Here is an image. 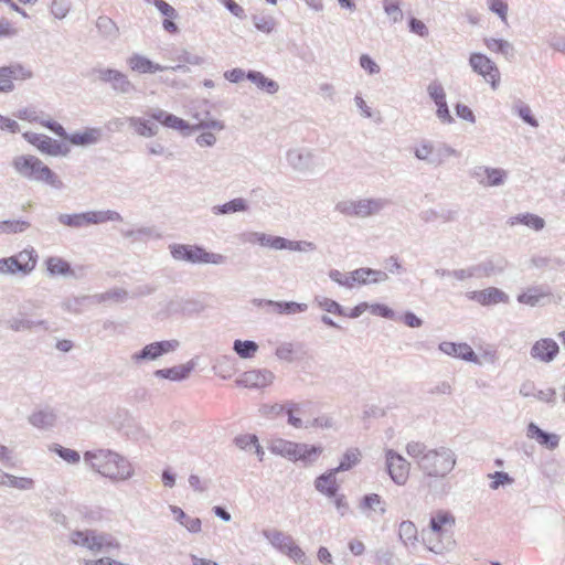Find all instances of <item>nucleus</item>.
Listing matches in <instances>:
<instances>
[{"label":"nucleus","mask_w":565,"mask_h":565,"mask_svg":"<svg viewBox=\"0 0 565 565\" xmlns=\"http://www.w3.org/2000/svg\"><path fill=\"white\" fill-rule=\"evenodd\" d=\"M406 452L415 460L418 469L430 478L447 477L457 463L455 451L445 446L429 449L424 443L411 441L406 445Z\"/></svg>","instance_id":"1"},{"label":"nucleus","mask_w":565,"mask_h":565,"mask_svg":"<svg viewBox=\"0 0 565 565\" xmlns=\"http://www.w3.org/2000/svg\"><path fill=\"white\" fill-rule=\"evenodd\" d=\"M84 461L97 473L113 482L129 480L135 475L132 463L122 455L110 449H95L84 452Z\"/></svg>","instance_id":"2"},{"label":"nucleus","mask_w":565,"mask_h":565,"mask_svg":"<svg viewBox=\"0 0 565 565\" xmlns=\"http://www.w3.org/2000/svg\"><path fill=\"white\" fill-rule=\"evenodd\" d=\"M12 167L23 178L43 182L56 190L64 188V183L58 175L38 157L31 154L17 156L12 160Z\"/></svg>","instance_id":"3"},{"label":"nucleus","mask_w":565,"mask_h":565,"mask_svg":"<svg viewBox=\"0 0 565 565\" xmlns=\"http://www.w3.org/2000/svg\"><path fill=\"white\" fill-rule=\"evenodd\" d=\"M171 256L177 260H185L192 264L221 265L226 262V256L211 253L198 245L172 244L169 246Z\"/></svg>","instance_id":"4"},{"label":"nucleus","mask_w":565,"mask_h":565,"mask_svg":"<svg viewBox=\"0 0 565 565\" xmlns=\"http://www.w3.org/2000/svg\"><path fill=\"white\" fill-rule=\"evenodd\" d=\"M390 204L391 201L384 198L343 200L335 204V211L347 216L367 217L379 214Z\"/></svg>","instance_id":"5"},{"label":"nucleus","mask_w":565,"mask_h":565,"mask_svg":"<svg viewBox=\"0 0 565 565\" xmlns=\"http://www.w3.org/2000/svg\"><path fill=\"white\" fill-rule=\"evenodd\" d=\"M90 75L95 76L100 83L108 84L116 94L130 95L137 92V87L128 75L119 70L95 66L92 68Z\"/></svg>","instance_id":"6"},{"label":"nucleus","mask_w":565,"mask_h":565,"mask_svg":"<svg viewBox=\"0 0 565 565\" xmlns=\"http://www.w3.org/2000/svg\"><path fill=\"white\" fill-rule=\"evenodd\" d=\"M38 253L33 247L0 259V274L22 276L29 275L36 266Z\"/></svg>","instance_id":"7"},{"label":"nucleus","mask_w":565,"mask_h":565,"mask_svg":"<svg viewBox=\"0 0 565 565\" xmlns=\"http://www.w3.org/2000/svg\"><path fill=\"white\" fill-rule=\"evenodd\" d=\"M179 347L180 341L177 339L151 342L145 345L140 351L132 353L130 360L134 364L140 365L145 362L156 361L164 354L174 352Z\"/></svg>","instance_id":"8"},{"label":"nucleus","mask_w":565,"mask_h":565,"mask_svg":"<svg viewBox=\"0 0 565 565\" xmlns=\"http://www.w3.org/2000/svg\"><path fill=\"white\" fill-rule=\"evenodd\" d=\"M7 326L14 332H33V333H46L52 332L51 323L47 320L40 319L34 315H30L24 311H19L7 321Z\"/></svg>","instance_id":"9"},{"label":"nucleus","mask_w":565,"mask_h":565,"mask_svg":"<svg viewBox=\"0 0 565 565\" xmlns=\"http://www.w3.org/2000/svg\"><path fill=\"white\" fill-rule=\"evenodd\" d=\"M23 138L41 152L50 156H66L70 152V148L66 145L46 135L24 132Z\"/></svg>","instance_id":"10"},{"label":"nucleus","mask_w":565,"mask_h":565,"mask_svg":"<svg viewBox=\"0 0 565 565\" xmlns=\"http://www.w3.org/2000/svg\"><path fill=\"white\" fill-rule=\"evenodd\" d=\"M469 64L473 72L481 75L492 88H497L500 82V72L488 56L481 53H472L469 58Z\"/></svg>","instance_id":"11"},{"label":"nucleus","mask_w":565,"mask_h":565,"mask_svg":"<svg viewBox=\"0 0 565 565\" xmlns=\"http://www.w3.org/2000/svg\"><path fill=\"white\" fill-rule=\"evenodd\" d=\"M409 462L393 449L386 451V469L391 479L398 486L406 483L409 475Z\"/></svg>","instance_id":"12"},{"label":"nucleus","mask_w":565,"mask_h":565,"mask_svg":"<svg viewBox=\"0 0 565 565\" xmlns=\"http://www.w3.org/2000/svg\"><path fill=\"white\" fill-rule=\"evenodd\" d=\"M275 380V374L267 369L250 370L244 372L236 380V385L249 388H263L269 386Z\"/></svg>","instance_id":"13"},{"label":"nucleus","mask_w":565,"mask_h":565,"mask_svg":"<svg viewBox=\"0 0 565 565\" xmlns=\"http://www.w3.org/2000/svg\"><path fill=\"white\" fill-rule=\"evenodd\" d=\"M466 297L470 300L477 301L481 306H493L509 302L508 294L497 287L469 291L466 294Z\"/></svg>","instance_id":"14"},{"label":"nucleus","mask_w":565,"mask_h":565,"mask_svg":"<svg viewBox=\"0 0 565 565\" xmlns=\"http://www.w3.org/2000/svg\"><path fill=\"white\" fill-rule=\"evenodd\" d=\"M126 63L130 71L138 74H154L157 72L168 71V66L152 62L140 53H132L127 57Z\"/></svg>","instance_id":"15"},{"label":"nucleus","mask_w":565,"mask_h":565,"mask_svg":"<svg viewBox=\"0 0 565 565\" xmlns=\"http://www.w3.org/2000/svg\"><path fill=\"white\" fill-rule=\"evenodd\" d=\"M204 309L203 302L196 299L171 300L167 306L170 315L192 316L203 312Z\"/></svg>","instance_id":"16"},{"label":"nucleus","mask_w":565,"mask_h":565,"mask_svg":"<svg viewBox=\"0 0 565 565\" xmlns=\"http://www.w3.org/2000/svg\"><path fill=\"white\" fill-rule=\"evenodd\" d=\"M558 344L552 339H541L531 349V356L542 362H551L558 353Z\"/></svg>","instance_id":"17"},{"label":"nucleus","mask_w":565,"mask_h":565,"mask_svg":"<svg viewBox=\"0 0 565 565\" xmlns=\"http://www.w3.org/2000/svg\"><path fill=\"white\" fill-rule=\"evenodd\" d=\"M439 350L449 356L459 358L465 361L476 362L478 360L477 354L467 343L444 341L439 344Z\"/></svg>","instance_id":"18"},{"label":"nucleus","mask_w":565,"mask_h":565,"mask_svg":"<svg viewBox=\"0 0 565 565\" xmlns=\"http://www.w3.org/2000/svg\"><path fill=\"white\" fill-rule=\"evenodd\" d=\"M194 361L190 360L185 364L157 370L154 371L153 375L158 379H166L174 382H180L190 376L191 372L194 370Z\"/></svg>","instance_id":"19"},{"label":"nucleus","mask_w":565,"mask_h":565,"mask_svg":"<svg viewBox=\"0 0 565 565\" xmlns=\"http://www.w3.org/2000/svg\"><path fill=\"white\" fill-rule=\"evenodd\" d=\"M526 436L531 439H535L541 446L551 450L557 448L561 441L559 435L547 433L534 423L529 424Z\"/></svg>","instance_id":"20"},{"label":"nucleus","mask_w":565,"mask_h":565,"mask_svg":"<svg viewBox=\"0 0 565 565\" xmlns=\"http://www.w3.org/2000/svg\"><path fill=\"white\" fill-rule=\"evenodd\" d=\"M147 115L150 118H152L153 120L162 124L163 126H166L168 128H172V129L181 130V131L190 128L189 124L184 119L179 118L175 115L170 114L160 108L150 109L147 113Z\"/></svg>","instance_id":"21"},{"label":"nucleus","mask_w":565,"mask_h":565,"mask_svg":"<svg viewBox=\"0 0 565 565\" xmlns=\"http://www.w3.org/2000/svg\"><path fill=\"white\" fill-rule=\"evenodd\" d=\"M268 247L281 250L289 249L296 252H305V250H313L316 249V245L312 242L307 241H290L281 236H273L270 235Z\"/></svg>","instance_id":"22"},{"label":"nucleus","mask_w":565,"mask_h":565,"mask_svg":"<svg viewBox=\"0 0 565 565\" xmlns=\"http://www.w3.org/2000/svg\"><path fill=\"white\" fill-rule=\"evenodd\" d=\"M315 488L321 494L333 498L339 491V484L337 482V472L333 469H329L324 473L320 475L315 480Z\"/></svg>","instance_id":"23"},{"label":"nucleus","mask_w":565,"mask_h":565,"mask_svg":"<svg viewBox=\"0 0 565 565\" xmlns=\"http://www.w3.org/2000/svg\"><path fill=\"white\" fill-rule=\"evenodd\" d=\"M508 262L503 257H491L475 265L477 278L490 277L504 271Z\"/></svg>","instance_id":"24"},{"label":"nucleus","mask_w":565,"mask_h":565,"mask_svg":"<svg viewBox=\"0 0 565 565\" xmlns=\"http://www.w3.org/2000/svg\"><path fill=\"white\" fill-rule=\"evenodd\" d=\"M388 279V275L383 270L372 269V268H358L352 271V280L353 285H367V284H377Z\"/></svg>","instance_id":"25"},{"label":"nucleus","mask_w":565,"mask_h":565,"mask_svg":"<svg viewBox=\"0 0 565 565\" xmlns=\"http://www.w3.org/2000/svg\"><path fill=\"white\" fill-rule=\"evenodd\" d=\"M32 72L21 64H12L0 67V81L4 79V84L10 85V92L14 89L13 79H28L32 77Z\"/></svg>","instance_id":"26"},{"label":"nucleus","mask_w":565,"mask_h":565,"mask_svg":"<svg viewBox=\"0 0 565 565\" xmlns=\"http://www.w3.org/2000/svg\"><path fill=\"white\" fill-rule=\"evenodd\" d=\"M259 306L265 305L271 307L273 310L279 315H295L305 312L308 309L307 303L296 301H274V300H258Z\"/></svg>","instance_id":"27"},{"label":"nucleus","mask_w":565,"mask_h":565,"mask_svg":"<svg viewBox=\"0 0 565 565\" xmlns=\"http://www.w3.org/2000/svg\"><path fill=\"white\" fill-rule=\"evenodd\" d=\"M455 516L445 510H438L430 516L429 527L438 536H441L446 532V527H452L455 525Z\"/></svg>","instance_id":"28"},{"label":"nucleus","mask_w":565,"mask_h":565,"mask_svg":"<svg viewBox=\"0 0 565 565\" xmlns=\"http://www.w3.org/2000/svg\"><path fill=\"white\" fill-rule=\"evenodd\" d=\"M56 419V413L52 408L39 409L29 416V423L39 429L52 428Z\"/></svg>","instance_id":"29"},{"label":"nucleus","mask_w":565,"mask_h":565,"mask_svg":"<svg viewBox=\"0 0 565 565\" xmlns=\"http://www.w3.org/2000/svg\"><path fill=\"white\" fill-rule=\"evenodd\" d=\"M288 163L298 171L309 169L312 162V153L308 150L291 149L287 152Z\"/></svg>","instance_id":"30"},{"label":"nucleus","mask_w":565,"mask_h":565,"mask_svg":"<svg viewBox=\"0 0 565 565\" xmlns=\"http://www.w3.org/2000/svg\"><path fill=\"white\" fill-rule=\"evenodd\" d=\"M92 545H89V550L93 552H100L103 550H119L120 544L118 541L108 533H98L93 530V534L90 537Z\"/></svg>","instance_id":"31"},{"label":"nucleus","mask_w":565,"mask_h":565,"mask_svg":"<svg viewBox=\"0 0 565 565\" xmlns=\"http://www.w3.org/2000/svg\"><path fill=\"white\" fill-rule=\"evenodd\" d=\"M263 534L270 542V544L282 554H285L295 542L291 535H288L278 530H265Z\"/></svg>","instance_id":"32"},{"label":"nucleus","mask_w":565,"mask_h":565,"mask_svg":"<svg viewBox=\"0 0 565 565\" xmlns=\"http://www.w3.org/2000/svg\"><path fill=\"white\" fill-rule=\"evenodd\" d=\"M246 78L255 84L259 89L265 90L268 94H276L279 89L278 83L266 77L262 72L248 71Z\"/></svg>","instance_id":"33"},{"label":"nucleus","mask_w":565,"mask_h":565,"mask_svg":"<svg viewBox=\"0 0 565 565\" xmlns=\"http://www.w3.org/2000/svg\"><path fill=\"white\" fill-rule=\"evenodd\" d=\"M508 224L511 226L516 224L525 225L534 231H541L545 226V221L543 217L532 214V213H520L515 216H511L508 220Z\"/></svg>","instance_id":"34"},{"label":"nucleus","mask_w":565,"mask_h":565,"mask_svg":"<svg viewBox=\"0 0 565 565\" xmlns=\"http://www.w3.org/2000/svg\"><path fill=\"white\" fill-rule=\"evenodd\" d=\"M170 510L175 521L183 525L190 533H199L202 529V522L199 518L189 516L181 508L170 505Z\"/></svg>","instance_id":"35"},{"label":"nucleus","mask_w":565,"mask_h":565,"mask_svg":"<svg viewBox=\"0 0 565 565\" xmlns=\"http://www.w3.org/2000/svg\"><path fill=\"white\" fill-rule=\"evenodd\" d=\"M102 137L98 128H87L83 132H74L67 136V140L75 146H87L96 143Z\"/></svg>","instance_id":"36"},{"label":"nucleus","mask_w":565,"mask_h":565,"mask_svg":"<svg viewBox=\"0 0 565 565\" xmlns=\"http://www.w3.org/2000/svg\"><path fill=\"white\" fill-rule=\"evenodd\" d=\"M321 446H313L308 444H298L297 457L294 461H302L305 465H312L318 457L322 454Z\"/></svg>","instance_id":"37"},{"label":"nucleus","mask_w":565,"mask_h":565,"mask_svg":"<svg viewBox=\"0 0 565 565\" xmlns=\"http://www.w3.org/2000/svg\"><path fill=\"white\" fill-rule=\"evenodd\" d=\"M298 444L299 443L278 439L273 441V444L269 447V450L275 455L286 457L289 460L294 461L295 457H297Z\"/></svg>","instance_id":"38"},{"label":"nucleus","mask_w":565,"mask_h":565,"mask_svg":"<svg viewBox=\"0 0 565 565\" xmlns=\"http://www.w3.org/2000/svg\"><path fill=\"white\" fill-rule=\"evenodd\" d=\"M126 121L129 122L130 127L135 129V131L142 137H153L158 134V126L154 124H150L143 118L140 117H127Z\"/></svg>","instance_id":"39"},{"label":"nucleus","mask_w":565,"mask_h":565,"mask_svg":"<svg viewBox=\"0 0 565 565\" xmlns=\"http://www.w3.org/2000/svg\"><path fill=\"white\" fill-rule=\"evenodd\" d=\"M248 211V204L245 199L236 198L224 204L214 205L212 207V212L215 215L220 214H231L236 212H246Z\"/></svg>","instance_id":"40"},{"label":"nucleus","mask_w":565,"mask_h":565,"mask_svg":"<svg viewBox=\"0 0 565 565\" xmlns=\"http://www.w3.org/2000/svg\"><path fill=\"white\" fill-rule=\"evenodd\" d=\"M87 223L90 224H103L106 222H121V215L113 210L106 211H87Z\"/></svg>","instance_id":"41"},{"label":"nucleus","mask_w":565,"mask_h":565,"mask_svg":"<svg viewBox=\"0 0 565 565\" xmlns=\"http://www.w3.org/2000/svg\"><path fill=\"white\" fill-rule=\"evenodd\" d=\"M45 263L46 269L51 276H67L73 274L71 265L61 257L51 256Z\"/></svg>","instance_id":"42"},{"label":"nucleus","mask_w":565,"mask_h":565,"mask_svg":"<svg viewBox=\"0 0 565 565\" xmlns=\"http://www.w3.org/2000/svg\"><path fill=\"white\" fill-rule=\"evenodd\" d=\"M60 224L71 228H82L88 226L86 212L66 214L61 213L57 215Z\"/></svg>","instance_id":"43"},{"label":"nucleus","mask_w":565,"mask_h":565,"mask_svg":"<svg viewBox=\"0 0 565 565\" xmlns=\"http://www.w3.org/2000/svg\"><path fill=\"white\" fill-rule=\"evenodd\" d=\"M360 457L361 452L358 448H350L344 452L339 466L332 469L337 473L348 471L360 462Z\"/></svg>","instance_id":"44"},{"label":"nucleus","mask_w":565,"mask_h":565,"mask_svg":"<svg viewBox=\"0 0 565 565\" xmlns=\"http://www.w3.org/2000/svg\"><path fill=\"white\" fill-rule=\"evenodd\" d=\"M258 344L252 340H235L233 343L234 352L242 359H250L258 351Z\"/></svg>","instance_id":"45"},{"label":"nucleus","mask_w":565,"mask_h":565,"mask_svg":"<svg viewBox=\"0 0 565 565\" xmlns=\"http://www.w3.org/2000/svg\"><path fill=\"white\" fill-rule=\"evenodd\" d=\"M460 152L447 143H441L429 160L430 164L441 166L449 157H459Z\"/></svg>","instance_id":"46"},{"label":"nucleus","mask_w":565,"mask_h":565,"mask_svg":"<svg viewBox=\"0 0 565 565\" xmlns=\"http://www.w3.org/2000/svg\"><path fill=\"white\" fill-rule=\"evenodd\" d=\"M90 301H95L93 296L70 297L63 300L62 308L72 313H81Z\"/></svg>","instance_id":"47"},{"label":"nucleus","mask_w":565,"mask_h":565,"mask_svg":"<svg viewBox=\"0 0 565 565\" xmlns=\"http://www.w3.org/2000/svg\"><path fill=\"white\" fill-rule=\"evenodd\" d=\"M315 302L321 310H323L326 312H329V313H332L335 316H341V317L347 316L344 308L333 299H330V298H327L323 296H316Z\"/></svg>","instance_id":"48"},{"label":"nucleus","mask_w":565,"mask_h":565,"mask_svg":"<svg viewBox=\"0 0 565 565\" xmlns=\"http://www.w3.org/2000/svg\"><path fill=\"white\" fill-rule=\"evenodd\" d=\"M126 238H131L134 242L145 241L149 238H160L161 235L154 227H140L137 230H127L121 232Z\"/></svg>","instance_id":"49"},{"label":"nucleus","mask_w":565,"mask_h":565,"mask_svg":"<svg viewBox=\"0 0 565 565\" xmlns=\"http://www.w3.org/2000/svg\"><path fill=\"white\" fill-rule=\"evenodd\" d=\"M486 46L497 53H501L504 56H512L514 54L513 45L507 40L502 39H484Z\"/></svg>","instance_id":"50"},{"label":"nucleus","mask_w":565,"mask_h":565,"mask_svg":"<svg viewBox=\"0 0 565 565\" xmlns=\"http://www.w3.org/2000/svg\"><path fill=\"white\" fill-rule=\"evenodd\" d=\"M234 364L235 360L232 356L223 355L217 360L213 369L215 371V374L226 380L230 379L235 372Z\"/></svg>","instance_id":"51"},{"label":"nucleus","mask_w":565,"mask_h":565,"mask_svg":"<svg viewBox=\"0 0 565 565\" xmlns=\"http://www.w3.org/2000/svg\"><path fill=\"white\" fill-rule=\"evenodd\" d=\"M376 507H379V511L382 515L385 514V503L382 501V498L377 493H370L364 495L359 504V508L362 511L375 510Z\"/></svg>","instance_id":"52"},{"label":"nucleus","mask_w":565,"mask_h":565,"mask_svg":"<svg viewBox=\"0 0 565 565\" xmlns=\"http://www.w3.org/2000/svg\"><path fill=\"white\" fill-rule=\"evenodd\" d=\"M399 540L405 544H413L417 540V529L412 521H402L398 527Z\"/></svg>","instance_id":"53"},{"label":"nucleus","mask_w":565,"mask_h":565,"mask_svg":"<svg viewBox=\"0 0 565 565\" xmlns=\"http://www.w3.org/2000/svg\"><path fill=\"white\" fill-rule=\"evenodd\" d=\"M252 20L254 26L266 34L271 33L277 25V21L271 15H253Z\"/></svg>","instance_id":"54"},{"label":"nucleus","mask_w":565,"mask_h":565,"mask_svg":"<svg viewBox=\"0 0 565 565\" xmlns=\"http://www.w3.org/2000/svg\"><path fill=\"white\" fill-rule=\"evenodd\" d=\"M562 466L559 462L555 460H546L542 465V472L543 475L551 481V482H557L562 478Z\"/></svg>","instance_id":"55"},{"label":"nucleus","mask_w":565,"mask_h":565,"mask_svg":"<svg viewBox=\"0 0 565 565\" xmlns=\"http://www.w3.org/2000/svg\"><path fill=\"white\" fill-rule=\"evenodd\" d=\"M35 486V482L32 478L28 477H17L9 473V478H7L6 487L19 489V490H32Z\"/></svg>","instance_id":"56"},{"label":"nucleus","mask_w":565,"mask_h":565,"mask_svg":"<svg viewBox=\"0 0 565 565\" xmlns=\"http://www.w3.org/2000/svg\"><path fill=\"white\" fill-rule=\"evenodd\" d=\"M507 171L500 168H490L488 167L487 173V182H484V186H499L505 182Z\"/></svg>","instance_id":"57"},{"label":"nucleus","mask_w":565,"mask_h":565,"mask_svg":"<svg viewBox=\"0 0 565 565\" xmlns=\"http://www.w3.org/2000/svg\"><path fill=\"white\" fill-rule=\"evenodd\" d=\"M513 110L523 119L524 122L529 124L532 127H537L539 122L536 118L532 115V110L529 105L524 104L521 100H518Z\"/></svg>","instance_id":"58"},{"label":"nucleus","mask_w":565,"mask_h":565,"mask_svg":"<svg viewBox=\"0 0 565 565\" xmlns=\"http://www.w3.org/2000/svg\"><path fill=\"white\" fill-rule=\"evenodd\" d=\"M543 296L539 288H529L518 296V301L534 307L540 302Z\"/></svg>","instance_id":"59"},{"label":"nucleus","mask_w":565,"mask_h":565,"mask_svg":"<svg viewBox=\"0 0 565 565\" xmlns=\"http://www.w3.org/2000/svg\"><path fill=\"white\" fill-rule=\"evenodd\" d=\"M489 10L495 13L504 23L508 21V2L507 0H487Z\"/></svg>","instance_id":"60"},{"label":"nucleus","mask_w":565,"mask_h":565,"mask_svg":"<svg viewBox=\"0 0 565 565\" xmlns=\"http://www.w3.org/2000/svg\"><path fill=\"white\" fill-rule=\"evenodd\" d=\"M1 233H22L30 227V223L23 220L2 221Z\"/></svg>","instance_id":"61"},{"label":"nucleus","mask_w":565,"mask_h":565,"mask_svg":"<svg viewBox=\"0 0 565 565\" xmlns=\"http://www.w3.org/2000/svg\"><path fill=\"white\" fill-rule=\"evenodd\" d=\"M54 451L57 454L60 458H62L64 461L68 463H78L81 460L79 452L74 449L65 448L61 445H55Z\"/></svg>","instance_id":"62"},{"label":"nucleus","mask_w":565,"mask_h":565,"mask_svg":"<svg viewBox=\"0 0 565 565\" xmlns=\"http://www.w3.org/2000/svg\"><path fill=\"white\" fill-rule=\"evenodd\" d=\"M434 153V146L430 141L424 140L422 143L414 149V156L418 160L427 161L429 163L430 158Z\"/></svg>","instance_id":"63"},{"label":"nucleus","mask_w":565,"mask_h":565,"mask_svg":"<svg viewBox=\"0 0 565 565\" xmlns=\"http://www.w3.org/2000/svg\"><path fill=\"white\" fill-rule=\"evenodd\" d=\"M257 441L258 438L254 434H241L237 435L233 440L235 446L242 450H247L250 447H254V445H256Z\"/></svg>","instance_id":"64"}]
</instances>
